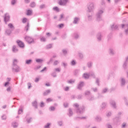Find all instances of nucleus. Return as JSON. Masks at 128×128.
<instances>
[{"instance_id": "a19ab883", "label": "nucleus", "mask_w": 128, "mask_h": 128, "mask_svg": "<svg viewBox=\"0 0 128 128\" xmlns=\"http://www.w3.org/2000/svg\"><path fill=\"white\" fill-rule=\"evenodd\" d=\"M52 44H48V45H47V46H46V48L47 50H50V48H52Z\"/></svg>"}, {"instance_id": "c9c22d12", "label": "nucleus", "mask_w": 128, "mask_h": 128, "mask_svg": "<svg viewBox=\"0 0 128 128\" xmlns=\"http://www.w3.org/2000/svg\"><path fill=\"white\" fill-rule=\"evenodd\" d=\"M86 116H82V117H80V116H78L76 118V120H86Z\"/></svg>"}, {"instance_id": "412c9836", "label": "nucleus", "mask_w": 128, "mask_h": 128, "mask_svg": "<svg viewBox=\"0 0 128 128\" xmlns=\"http://www.w3.org/2000/svg\"><path fill=\"white\" fill-rule=\"evenodd\" d=\"M73 38H74L75 40H78V38H80V34L76 32L74 33L73 34Z\"/></svg>"}, {"instance_id": "9d476101", "label": "nucleus", "mask_w": 128, "mask_h": 128, "mask_svg": "<svg viewBox=\"0 0 128 128\" xmlns=\"http://www.w3.org/2000/svg\"><path fill=\"white\" fill-rule=\"evenodd\" d=\"M110 104L113 108H116V101L114 100H111L110 101Z\"/></svg>"}, {"instance_id": "4d7b16f0", "label": "nucleus", "mask_w": 128, "mask_h": 128, "mask_svg": "<svg viewBox=\"0 0 128 128\" xmlns=\"http://www.w3.org/2000/svg\"><path fill=\"white\" fill-rule=\"evenodd\" d=\"M46 8V4H41L40 6V10H42V8Z\"/></svg>"}, {"instance_id": "0eeeda50", "label": "nucleus", "mask_w": 128, "mask_h": 128, "mask_svg": "<svg viewBox=\"0 0 128 128\" xmlns=\"http://www.w3.org/2000/svg\"><path fill=\"white\" fill-rule=\"evenodd\" d=\"M84 82L81 81L78 84L77 86V88L80 90H82V88H84Z\"/></svg>"}, {"instance_id": "09e8293b", "label": "nucleus", "mask_w": 128, "mask_h": 128, "mask_svg": "<svg viewBox=\"0 0 128 128\" xmlns=\"http://www.w3.org/2000/svg\"><path fill=\"white\" fill-rule=\"evenodd\" d=\"M2 120H6V114H3L2 116Z\"/></svg>"}, {"instance_id": "774afa93", "label": "nucleus", "mask_w": 128, "mask_h": 128, "mask_svg": "<svg viewBox=\"0 0 128 128\" xmlns=\"http://www.w3.org/2000/svg\"><path fill=\"white\" fill-rule=\"evenodd\" d=\"M52 102V98H48L46 99L47 102Z\"/></svg>"}, {"instance_id": "3c124183", "label": "nucleus", "mask_w": 128, "mask_h": 128, "mask_svg": "<svg viewBox=\"0 0 128 128\" xmlns=\"http://www.w3.org/2000/svg\"><path fill=\"white\" fill-rule=\"evenodd\" d=\"M96 84L98 86H100V80L98 78H96Z\"/></svg>"}, {"instance_id": "79ce46f5", "label": "nucleus", "mask_w": 128, "mask_h": 128, "mask_svg": "<svg viewBox=\"0 0 128 128\" xmlns=\"http://www.w3.org/2000/svg\"><path fill=\"white\" fill-rule=\"evenodd\" d=\"M78 72H80V70H76L74 71V76H78Z\"/></svg>"}, {"instance_id": "6ab92c4d", "label": "nucleus", "mask_w": 128, "mask_h": 128, "mask_svg": "<svg viewBox=\"0 0 128 128\" xmlns=\"http://www.w3.org/2000/svg\"><path fill=\"white\" fill-rule=\"evenodd\" d=\"M12 32V30L10 29H6L5 32V34L6 36H10Z\"/></svg>"}, {"instance_id": "dca6fc26", "label": "nucleus", "mask_w": 128, "mask_h": 128, "mask_svg": "<svg viewBox=\"0 0 128 128\" xmlns=\"http://www.w3.org/2000/svg\"><path fill=\"white\" fill-rule=\"evenodd\" d=\"M102 35L101 33L99 32L97 34L96 38L98 42H100V40H102Z\"/></svg>"}, {"instance_id": "72a5a7b5", "label": "nucleus", "mask_w": 128, "mask_h": 128, "mask_svg": "<svg viewBox=\"0 0 128 128\" xmlns=\"http://www.w3.org/2000/svg\"><path fill=\"white\" fill-rule=\"evenodd\" d=\"M32 10H27V16H32Z\"/></svg>"}, {"instance_id": "a878e982", "label": "nucleus", "mask_w": 128, "mask_h": 128, "mask_svg": "<svg viewBox=\"0 0 128 128\" xmlns=\"http://www.w3.org/2000/svg\"><path fill=\"white\" fill-rule=\"evenodd\" d=\"M83 78L86 80H88L90 78V74L88 73H85L83 74Z\"/></svg>"}, {"instance_id": "c85d7f7f", "label": "nucleus", "mask_w": 128, "mask_h": 128, "mask_svg": "<svg viewBox=\"0 0 128 128\" xmlns=\"http://www.w3.org/2000/svg\"><path fill=\"white\" fill-rule=\"evenodd\" d=\"M106 108V103L102 102L101 105V108H102V110H104Z\"/></svg>"}, {"instance_id": "e2e57ef3", "label": "nucleus", "mask_w": 128, "mask_h": 128, "mask_svg": "<svg viewBox=\"0 0 128 128\" xmlns=\"http://www.w3.org/2000/svg\"><path fill=\"white\" fill-rule=\"evenodd\" d=\"M49 110H50L51 112H52V111L54 110H56V108H54V106H50V107L49 108Z\"/></svg>"}, {"instance_id": "c756f323", "label": "nucleus", "mask_w": 128, "mask_h": 128, "mask_svg": "<svg viewBox=\"0 0 128 128\" xmlns=\"http://www.w3.org/2000/svg\"><path fill=\"white\" fill-rule=\"evenodd\" d=\"M87 66L89 68H92V62H89L87 63Z\"/></svg>"}, {"instance_id": "f3484780", "label": "nucleus", "mask_w": 128, "mask_h": 128, "mask_svg": "<svg viewBox=\"0 0 128 128\" xmlns=\"http://www.w3.org/2000/svg\"><path fill=\"white\" fill-rule=\"evenodd\" d=\"M128 62V56L126 57V60L123 64V68L124 70H126V66L128 64V63H127Z\"/></svg>"}, {"instance_id": "6e6552de", "label": "nucleus", "mask_w": 128, "mask_h": 128, "mask_svg": "<svg viewBox=\"0 0 128 128\" xmlns=\"http://www.w3.org/2000/svg\"><path fill=\"white\" fill-rule=\"evenodd\" d=\"M122 28H125L124 34L126 36H128V24H122Z\"/></svg>"}, {"instance_id": "bb28decb", "label": "nucleus", "mask_w": 128, "mask_h": 128, "mask_svg": "<svg viewBox=\"0 0 128 128\" xmlns=\"http://www.w3.org/2000/svg\"><path fill=\"white\" fill-rule=\"evenodd\" d=\"M49 94H50V90H48L43 93V96H48Z\"/></svg>"}, {"instance_id": "8fccbe9b", "label": "nucleus", "mask_w": 128, "mask_h": 128, "mask_svg": "<svg viewBox=\"0 0 128 128\" xmlns=\"http://www.w3.org/2000/svg\"><path fill=\"white\" fill-rule=\"evenodd\" d=\"M78 56L81 60L84 58V54H82L81 52L78 53Z\"/></svg>"}, {"instance_id": "9b49d317", "label": "nucleus", "mask_w": 128, "mask_h": 128, "mask_svg": "<svg viewBox=\"0 0 128 128\" xmlns=\"http://www.w3.org/2000/svg\"><path fill=\"white\" fill-rule=\"evenodd\" d=\"M120 122V117H116L113 119V124L117 126Z\"/></svg>"}, {"instance_id": "f03ea898", "label": "nucleus", "mask_w": 128, "mask_h": 128, "mask_svg": "<svg viewBox=\"0 0 128 128\" xmlns=\"http://www.w3.org/2000/svg\"><path fill=\"white\" fill-rule=\"evenodd\" d=\"M104 12V8H102L98 10V12L96 14V20L97 22H100L102 20V14Z\"/></svg>"}, {"instance_id": "4be33fe9", "label": "nucleus", "mask_w": 128, "mask_h": 128, "mask_svg": "<svg viewBox=\"0 0 128 128\" xmlns=\"http://www.w3.org/2000/svg\"><path fill=\"white\" fill-rule=\"evenodd\" d=\"M8 28H10V30H14V24L12 23L8 24Z\"/></svg>"}, {"instance_id": "4468645a", "label": "nucleus", "mask_w": 128, "mask_h": 128, "mask_svg": "<svg viewBox=\"0 0 128 128\" xmlns=\"http://www.w3.org/2000/svg\"><path fill=\"white\" fill-rule=\"evenodd\" d=\"M108 52L110 56H114V54H116V52H114V50L113 48H109Z\"/></svg>"}, {"instance_id": "f257e3e1", "label": "nucleus", "mask_w": 128, "mask_h": 128, "mask_svg": "<svg viewBox=\"0 0 128 128\" xmlns=\"http://www.w3.org/2000/svg\"><path fill=\"white\" fill-rule=\"evenodd\" d=\"M18 60L17 59H14L13 60L12 70L14 72H20L21 69L20 66H18Z\"/></svg>"}, {"instance_id": "b1692460", "label": "nucleus", "mask_w": 128, "mask_h": 128, "mask_svg": "<svg viewBox=\"0 0 128 128\" xmlns=\"http://www.w3.org/2000/svg\"><path fill=\"white\" fill-rule=\"evenodd\" d=\"M12 52H18V49L16 48V46H13L12 48Z\"/></svg>"}, {"instance_id": "7ed1b4c3", "label": "nucleus", "mask_w": 128, "mask_h": 128, "mask_svg": "<svg viewBox=\"0 0 128 128\" xmlns=\"http://www.w3.org/2000/svg\"><path fill=\"white\" fill-rule=\"evenodd\" d=\"M96 8V4L93 2H90L87 4V12H92Z\"/></svg>"}, {"instance_id": "052dcab7", "label": "nucleus", "mask_w": 128, "mask_h": 128, "mask_svg": "<svg viewBox=\"0 0 128 128\" xmlns=\"http://www.w3.org/2000/svg\"><path fill=\"white\" fill-rule=\"evenodd\" d=\"M54 70L56 72H60V68H56L54 69Z\"/></svg>"}, {"instance_id": "6e6d98bb", "label": "nucleus", "mask_w": 128, "mask_h": 128, "mask_svg": "<svg viewBox=\"0 0 128 128\" xmlns=\"http://www.w3.org/2000/svg\"><path fill=\"white\" fill-rule=\"evenodd\" d=\"M76 60H72L70 62L71 66H76Z\"/></svg>"}, {"instance_id": "603ef678", "label": "nucleus", "mask_w": 128, "mask_h": 128, "mask_svg": "<svg viewBox=\"0 0 128 128\" xmlns=\"http://www.w3.org/2000/svg\"><path fill=\"white\" fill-rule=\"evenodd\" d=\"M88 100H94V96H90L88 98Z\"/></svg>"}, {"instance_id": "f704fd0d", "label": "nucleus", "mask_w": 128, "mask_h": 128, "mask_svg": "<svg viewBox=\"0 0 128 128\" xmlns=\"http://www.w3.org/2000/svg\"><path fill=\"white\" fill-rule=\"evenodd\" d=\"M18 122H14L12 123V126L13 128H18Z\"/></svg>"}, {"instance_id": "0e129e2a", "label": "nucleus", "mask_w": 128, "mask_h": 128, "mask_svg": "<svg viewBox=\"0 0 128 128\" xmlns=\"http://www.w3.org/2000/svg\"><path fill=\"white\" fill-rule=\"evenodd\" d=\"M106 116H108V118H110V116H112V112H108L106 114Z\"/></svg>"}, {"instance_id": "58836bf2", "label": "nucleus", "mask_w": 128, "mask_h": 128, "mask_svg": "<svg viewBox=\"0 0 128 128\" xmlns=\"http://www.w3.org/2000/svg\"><path fill=\"white\" fill-rule=\"evenodd\" d=\"M30 8H35L36 7V2H32L30 4Z\"/></svg>"}, {"instance_id": "a211bd4d", "label": "nucleus", "mask_w": 128, "mask_h": 128, "mask_svg": "<svg viewBox=\"0 0 128 128\" xmlns=\"http://www.w3.org/2000/svg\"><path fill=\"white\" fill-rule=\"evenodd\" d=\"M80 18L78 17H75L74 18V20H73V24H78V22H80Z\"/></svg>"}, {"instance_id": "39448f33", "label": "nucleus", "mask_w": 128, "mask_h": 128, "mask_svg": "<svg viewBox=\"0 0 128 128\" xmlns=\"http://www.w3.org/2000/svg\"><path fill=\"white\" fill-rule=\"evenodd\" d=\"M26 42H28V44H34V40L30 36H26L24 38Z\"/></svg>"}, {"instance_id": "ddd939ff", "label": "nucleus", "mask_w": 128, "mask_h": 128, "mask_svg": "<svg viewBox=\"0 0 128 128\" xmlns=\"http://www.w3.org/2000/svg\"><path fill=\"white\" fill-rule=\"evenodd\" d=\"M86 19L88 22H92V14H90V13L86 14Z\"/></svg>"}, {"instance_id": "c03bdc74", "label": "nucleus", "mask_w": 128, "mask_h": 128, "mask_svg": "<svg viewBox=\"0 0 128 128\" xmlns=\"http://www.w3.org/2000/svg\"><path fill=\"white\" fill-rule=\"evenodd\" d=\"M62 52L64 54V56H66L68 54V50L66 49H64L62 50Z\"/></svg>"}, {"instance_id": "393cba45", "label": "nucleus", "mask_w": 128, "mask_h": 128, "mask_svg": "<svg viewBox=\"0 0 128 128\" xmlns=\"http://www.w3.org/2000/svg\"><path fill=\"white\" fill-rule=\"evenodd\" d=\"M126 84V80L124 78H121V86H124Z\"/></svg>"}, {"instance_id": "5fc2aeb1", "label": "nucleus", "mask_w": 128, "mask_h": 128, "mask_svg": "<svg viewBox=\"0 0 128 128\" xmlns=\"http://www.w3.org/2000/svg\"><path fill=\"white\" fill-rule=\"evenodd\" d=\"M126 106H128V98L126 97L124 98Z\"/></svg>"}, {"instance_id": "bf43d9fd", "label": "nucleus", "mask_w": 128, "mask_h": 128, "mask_svg": "<svg viewBox=\"0 0 128 128\" xmlns=\"http://www.w3.org/2000/svg\"><path fill=\"white\" fill-rule=\"evenodd\" d=\"M32 118H30L28 119H26L27 122L28 124L32 122Z\"/></svg>"}, {"instance_id": "de8ad7c7", "label": "nucleus", "mask_w": 128, "mask_h": 128, "mask_svg": "<svg viewBox=\"0 0 128 128\" xmlns=\"http://www.w3.org/2000/svg\"><path fill=\"white\" fill-rule=\"evenodd\" d=\"M63 124H64V122L62 121H58V126H62Z\"/></svg>"}, {"instance_id": "473e14b6", "label": "nucleus", "mask_w": 128, "mask_h": 128, "mask_svg": "<svg viewBox=\"0 0 128 128\" xmlns=\"http://www.w3.org/2000/svg\"><path fill=\"white\" fill-rule=\"evenodd\" d=\"M89 76H92V78H96V75H94V72H90L89 73Z\"/></svg>"}, {"instance_id": "7c9ffc66", "label": "nucleus", "mask_w": 128, "mask_h": 128, "mask_svg": "<svg viewBox=\"0 0 128 128\" xmlns=\"http://www.w3.org/2000/svg\"><path fill=\"white\" fill-rule=\"evenodd\" d=\"M50 126H52V123H47L44 125V128H50Z\"/></svg>"}, {"instance_id": "1a4fd4ad", "label": "nucleus", "mask_w": 128, "mask_h": 128, "mask_svg": "<svg viewBox=\"0 0 128 128\" xmlns=\"http://www.w3.org/2000/svg\"><path fill=\"white\" fill-rule=\"evenodd\" d=\"M10 14H8V13H6L4 14V20L6 24V22H10Z\"/></svg>"}, {"instance_id": "338daca9", "label": "nucleus", "mask_w": 128, "mask_h": 128, "mask_svg": "<svg viewBox=\"0 0 128 128\" xmlns=\"http://www.w3.org/2000/svg\"><path fill=\"white\" fill-rule=\"evenodd\" d=\"M26 20H28L26 18H24L22 20V22H23V24H26Z\"/></svg>"}, {"instance_id": "2eb2a0df", "label": "nucleus", "mask_w": 128, "mask_h": 128, "mask_svg": "<svg viewBox=\"0 0 128 128\" xmlns=\"http://www.w3.org/2000/svg\"><path fill=\"white\" fill-rule=\"evenodd\" d=\"M68 116L70 118V116H72L74 115V112H72V109L70 108L68 110Z\"/></svg>"}, {"instance_id": "aec40b11", "label": "nucleus", "mask_w": 128, "mask_h": 128, "mask_svg": "<svg viewBox=\"0 0 128 128\" xmlns=\"http://www.w3.org/2000/svg\"><path fill=\"white\" fill-rule=\"evenodd\" d=\"M111 28H112V30H118V25L116 24H113L111 26Z\"/></svg>"}, {"instance_id": "20e7f679", "label": "nucleus", "mask_w": 128, "mask_h": 128, "mask_svg": "<svg viewBox=\"0 0 128 128\" xmlns=\"http://www.w3.org/2000/svg\"><path fill=\"white\" fill-rule=\"evenodd\" d=\"M86 108L84 106H80V108H77L76 112L78 114H82L84 112Z\"/></svg>"}, {"instance_id": "13d9d810", "label": "nucleus", "mask_w": 128, "mask_h": 128, "mask_svg": "<svg viewBox=\"0 0 128 128\" xmlns=\"http://www.w3.org/2000/svg\"><path fill=\"white\" fill-rule=\"evenodd\" d=\"M36 62H39V63L41 64V62H44V60H42V59H36Z\"/></svg>"}, {"instance_id": "864d4df0", "label": "nucleus", "mask_w": 128, "mask_h": 128, "mask_svg": "<svg viewBox=\"0 0 128 128\" xmlns=\"http://www.w3.org/2000/svg\"><path fill=\"white\" fill-rule=\"evenodd\" d=\"M58 64H60V62L58 60H56L54 62V66H58Z\"/></svg>"}, {"instance_id": "ea45409f", "label": "nucleus", "mask_w": 128, "mask_h": 128, "mask_svg": "<svg viewBox=\"0 0 128 128\" xmlns=\"http://www.w3.org/2000/svg\"><path fill=\"white\" fill-rule=\"evenodd\" d=\"M76 80H70L68 81V84H74Z\"/></svg>"}, {"instance_id": "49530a36", "label": "nucleus", "mask_w": 128, "mask_h": 128, "mask_svg": "<svg viewBox=\"0 0 128 128\" xmlns=\"http://www.w3.org/2000/svg\"><path fill=\"white\" fill-rule=\"evenodd\" d=\"M32 60H28L26 61V64H30L32 63Z\"/></svg>"}, {"instance_id": "e433bc0d", "label": "nucleus", "mask_w": 128, "mask_h": 128, "mask_svg": "<svg viewBox=\"0 0 128 128\" xmlns=\"http://www.w3.org/2000/svg\"><path fill=\"white\" fill-rule=\"evenodd\" d=\"M95 120H96V122H100L102 120V118L100 116H97L95 118Z\"/></svg>"}, {"instance_id": "423d86ee", "label": "nucleus", "mask_w": 128, "mask_h": 128, "mask_svg": "<svg viewBox=\"0 0 128 128\" xmlns=\"http://www.w3.org/2000/svg\"><path fill=\"white\" fill-rule=\"evenodd\" d=\"M69 0H58V4H60V6H66V4H68V2H69Z\"/></svg>"}, {"instance_id": "5701e85b", "label": "nucleus", "mask_w": 128, "mask_h": 128, "mask_svg": "<svg viewBox=\"0 0 128 128\" xmlns=\"http://www.w3.org/2000/svg\"><path fill=\"white\" fill-rule=\"evenodd\" d=\"M32 106L35 108H38V102H36V100H34L32 102Z\"/></svg>"}, {"instance_id": "680f3d73", "label": "nucleus", "mask_w": 128, "mask_h": 128, "mask_svg": "<svg viewBox=\"0 0 128 128\" xmlns=\"http://www.w3.org/2000/svg\"><path fill=\"white\" fill-rule=\"evenodd\" d=\"M84 94H85V96H90V91H86L84 92Z\"/></svg>"}, {"instance_id": "2f4dec72", "label": "nucleus", "mask_w": 128, "mask_h": 128, "mask_svg": "<svg viewBox=\"0 0 128 128\" xmlns=\"http://www.w3.org/2000/svg\"><path fill=\"white\" fill-rule=\"evenodd\" d=\"M20 108L18 110V114H20L23 110H22V108H24L22 106H20Z\"/></svg>"}, {"instance_id": "a18cd8bd", "label": "nucleus", "mask_w": 128, "mask_h": 128, "mask_svg": "<svg viewBox=\"0 0 128 128\" xmlns=\"http://www.w3.org/2000/svg\"><path fill=\"white\" fill-rule=\"evenodd\" d=\"M126 126H128V124L126 122H124L122 124V128H126Z\"/></svg>"}, {"instance_id": "4c0bfd02", "label": "nucleus", "mask_w": 128, "mask_h": 128, "mask_svg": "<svg viewBox=\"0 0 128 128\" xmlns=\"http://www.w3.org/2000/svg\"><path fill=\"white\" fill-rule=\"evenodd\" d=\"M51 76L53 78H56V76H58L56 75V72H53L51 73Z\"/></svg>"}, {"instance_id": "cd10ccee", "label": "nucleus", "mask_w": 128, "mask_h": 128, "mask_svg": "<svg viewBox=\"0 0 128 128\" xmlns=\"http://www.w3.org/2000/svg\"><path fill=\"white\" fill-rule=\"evenodd\" d=\"M40 42H46V38L44 36H42L40 38Z\"/></svg>"}, {"instance_id": "f8f14e48", "label": "nucleus", "mask_w": 128, "mask_h": 128, "mask_svg": "<svg viewBox=\"0 0 128 128\" xmlns=\"http://www.w3.org/2000/svg\"><path fill=\"white\" fill-rule=\"evenodd\" d=\"M16 43H17L18 45V46H20V48H24V42H22L20 40H17Z\"/></svg>"}, {"instance_id": "69168bd1", "label": "nucleus", "mask_w": 128, "mask_h": 128, "mask_svg": "<svg viewBox=\"0 0 128 128\" xmlns=\"http://www.w3.org/2000/svg\"><path fill=\"white\" fill-rule=\"evenodd\" d=\"M92 90L94 92H98V88H92Z\"/></svg>"}, {"instance_id": "37998d69", "label": "nucleus", "mask_w": 128, "mask_h": 128, "mask_svg": "<svg viewBox=\"0 0 128 128\" xmlns=\"http://www.w3.org/2000/svg\"><path fill=\"white\" fill-rule=\"evenodd\" d=\"M28 28H30V24L28 22L27 25L25 26V30L26 32H28Z\"/></svg>"}]
</instances>
